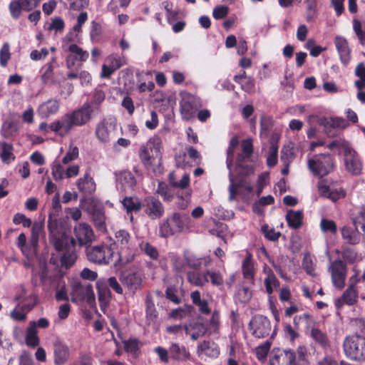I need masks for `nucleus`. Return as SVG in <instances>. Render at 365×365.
Returning a JSON list of instances; mask_svg holds the SVG:
<instances>
[{"mask_svg":"<svg viewBox=\"0 0 365 365\" xmlns=\"http://www.w3.org/2000/svg\"><path fill=\"white\" fill-rule=\"evenodd\" d=\"M197 354L198 356L205 354L210 357H217L220 354V350L215 343L210 341H204L197 345Z\"/></svg>","mask_w":365,"mask_h":365,"instance_id":"393cba45","label":"nucleus"},{"mask_svg":"<svg viewBox=\"0 0 365 365\" xmlns=\"http://www.w3.org/2000/svg\"><path fill=\"white\" fill-rule=\"evenodd\" d=\"M67 51L70 52V55L66 59V66L71 68L74 65V61H79L85 62L89 57V53L87 51L83 50L75 43L70 44Z\"/></svg>","mask_w":365,"mask_h":365,"instance_id":"f3484780","label":"nucleus"},{"mask_svg":"<svg viewBox=\"0 0 365 365\" xmlns=\"http://www.w3.org/2000/svg\"><path fill=\"white\" fill-rule=\"evenodd\" d=\"M317 188L319 193L322 197L330 199L333 202H335L345 196V192L342 188L331 189L324 180L319 181Z\"/></svg>","mask_w":365,"mask_h":365,"instance_id":"dca6fc26","label":"nucleus"},{"mask_svg":"<svg viewBox=\"0 0 365 365\" xmlns=\"http://www.w3.org/2000/svg\"><path fill=\"white\" fill-rule=\"evenodd\" d=\"M43 230V225L39 222H34L32 225L31 229V237L30 240V245L32 247L33 252H36V249L37 247L39 235Z\"/></svg>","mask_w":365,"mask_h":365,"instance_id":"a19ab883","label":"nucleus"},{"mask_svg":"<svg viewBox=\"0 0 365 365\" xmlns=\"http://www.w3.org/2000/svg\"><path fill=\"white\" fill-rule=\"evenodd\" d=\"M145 318L148 325L155 324L158 318V313L150 296H147L145 299Z\"/></svg>","mask_w":365,"mask_h":365,"instance_id":"cd10ccee","label":"nucleus"},{"mask_svg":"<svg viewBox=\"0 0 365 365\" xmlns=\"http://www.w3.org/2000/svg\"><path fill=\"white\" fill-rule=\"evenodd\" d=\"M56 64L55 58H53L50 62L45 65V71L41 75L42 81L46 83L53 76V71Z\"/></svg>","mask_w":365,"mask_h":365,"instance_id":"de8ad7c7","label":"nucleus"},{"mask_svg":"<svg viewBox=\"0 0 365 365\" xmlns=\"http://www.w3.org/2000/svg\"><path fill=\"white\" fill-rule=\"evenodd\" d=\"M207 331L206 326L202 323L195 322L190 325H185L186 334L190 335L192 340H197L199 337L204 336Z\"/></svg>","mask_w":365,"mask_h":365,"instance_id":"a878e982","label":"nucleus"},{"mask_svg":"<svg viewBox=\"0 0 365 365\" xmlns=\"http://www.w3.org/2000/svg\"><path fill=\"white\" fill-rule=\"evenodd\" d=\"M79 155L78 148L76 146L71 145L65 155V156L62 159V163L63 164H68L71 161L78 158Z\"/></svg>","mask_w":365,"mask_h":365,"instance_id":"864d4df0","label":"nucleus"},{"mask_svg":"<svg viewBox=\"0 0 365 365\" xmlns=\"http://www.w3.org/2000/svg\"><path fill=\"white\" fill-rule=\"evenodd\" d=\"M124 347L127 352L135 354L139 349L138 341L135 339H130L125 341H124Z\"/></svg>","mask_w":365,"mask_h":365,"instance_id":"0e129e2a","label":"nucleus"},{"mask_svg":"<svg viewBox=\"0 0 365 365\" xmlns=\"http://www.w3.org/2000/svg\"><path fill=\"white\" fill-rule=\"evenodd\" d=\"M54 364L63 365L69 358V349L60 339L56 338L53 342Z\"/></svg>","mask_w":365,"mask_h":365,"instance_id":"2eb2a0df","label":"nucleus"},{"mask_svg":"<svg viewBox=\"0 0 365 365\" xmlns=\"http://www.w3.org/2000/svg\"><path fill=\"white\" fill-rule=\"evenodd\" d=\"M113 250L107 245H97L87 249L90 261L98 264H108L113 256Z\"/></svg>","mask_w":365,"mask_h":365,"instance_id":"f8f14e48","label":"nucleus"},{"mask_svg":"<svg viewBox=\"0 0 365 365\" xmlns=\"http://www.w3.org/2000/svg\"><path fill=\"white\" fill-rule=\"evenodd\" d=\"M344 354L353 361H365V337L359 334L345 338L343 343Z\"/></svg>","mask_w":365,"mask_h":365,"instance_id":"423d86ee","label":"nucleus"},{"mask_svg":"<svg viewBox=\"0 0 365 365\" xmlns=\"http://www.w3.org/2000/svg\"><path fill=\"white\" fill-rule=\"evenodd\" d=\"M229 180H230V185L228 187L229 190V200L232 201L235 199L236 195L237 194L238 190L242 189L248 192H251L253 190V187L250 182L247 180H242L238 183L235 182L233 175L231 171V169L229 170Z\"/></svg>","mask_w":365,"mask_h":365,"instance_id":"6ab92c4d","label":"nucleus"},{"mask_svg":"<svg viewBox=\"0 0 365 365\" xmlns=\"http://www.w3.org/2000/svg\"><path fill=\"white\" fill-rule=\"evenodd\" d=\"M229 9L226 6H218L214 8L212 16L215 19H222L228 14Z\"/></svg>","mask_w":365,"mask_h":365,"instance_id":"338daca9","label":"nucleus"},{"mask_svg":"<svg viewBox=\"0 0 365 365\" xmlns=\"http://www.w3.org/2000/svg\"><path fill=\"white\" fill-rule=\"evenodd\" d=\"M302 212L300 210H289L286 215V220L289 227L298 228L301 226L302 222Z\"/></svg>","mask_w":365,"mask_h":365,"instance_id":"f704fd0d","label":"nucleus"},{"mask_svg":"<svg viewBox=\"0 0 365 365\" xmlns=\"http://www.w3.org/2000/svg\"><path fill=\"white\" fill-rule=\"evenodd\" d=\"M154 352L159 357L160 361L164 364H168L170 359L169 349H166L162 346H157L154 349Z\"/></svg>","mask_w":365,"mask_h":365,"instance_id":"13d9d810","label":"nucleus"},{"mask_svg":"<svg viewBox=\"0 0 365 365\" xmlns=\"http://www.w3.org/2000/svg\"><path fill=\"white\" fill-rule=\"evenodd\" d=\"M242 154L239 156L237 163L240 165V163L245 159L250 158L253 153L252 140L251 138L242 140Z\"/></svg>","mask_w":365,"mask_h":365,"instance_id":"c9c22d12","label":"nucleus"},{"mask_svg":"<svg viewBox=\"0 0 365 365\" xmlns=\"http://www.w3.org/2000/svg\"><path fill=\"white\" fill-rule=\"evenodd\" d=\"M76 256L74 253H66L61 258V268L68 269L75 262Z\"/></svg>","mask_w":365,"mask_h":365,"instance_id":"4d7b16f0","label":"nucleus"},{"mask_svg":"<svg viewBox=\"0 0 365 365\" xmlns=\"http://www.w3.org/2000/svg\"><path fill=\"white\" fill-rule=\"evenodd\" d=\"M284 356L287 360V365H298L297 361L296 352L291 349H286L283 350Z\"/></svg>","mask_w":365,"mask_h":365,"instance_id":"774afa93","label":"nucleus"},{"mask_svg":"<svg viewBox=\"0 0 365 365\" xmlns=\"http://www.w3.org/2000/svg\"><path fill=\"white\" fill-rule=\"evenodd\" d=\"M338 148L344 155V166L345 170L351 175H359L361 173L363 164L358 153L345 140L334 141L329 145L330 148Z\"/></svg>","mask_w":365,"mask_h":365,"instance_id":"20e7f679","label":"nucleus"},{"mask_svg":"<svg viewBox=\"0 0 365 365\" xmlns=\"http://www.w3.org/2000/svg\"><path fill=\"white\" fill-rule=\"evenodd\" d=\"M189 282L196 286H205L208 282L207 275H187Z\"/></svg>","mask_w":365,"mask_h":365,"instance_id":"bf43d9fd","label":"nucleus"},{"mask_svg":"<svg viewBox=\"0 0 365 365\" xmlns=\"http://www.w3.org/2000/svg\"><path fill=\"white\" fill-rule=\"evenodd\" d=\"M312 339L322 349H327L329 346V340L327 334L318 328H312L310 331Z\"/></svg>","mask_w":365,"mask_h":365,"instance_id":"c85d7f7f","label":"nucleus"},{"mask_svg":"<svg viewBox=\"0 0 365 365\" xmlns=\"http://www.w3.org/2000/svg\"><path fill=\"white\" fill-rule=\"evenodd\" d=\"M359 275H352L349 279L350 284L346 290L342 294L346 304L349 306L354 305L356 303L358 299V294L356 290L354 288L355 284L359 281L358 278Z\"/></svg>","mask_w":365,"mask_h":365,"instance_id":"5701e85b","label":"nucleus"},{"mask_svg":"<svg viewBox=\"0 0 365 365\" xmlns=\"http://www.w3.org/2000/svg\"><path fill=\"white\" fill-rule=\"evenodd\" d=\"M170 359L178 361H185L190 358V353L183 345L172 343L169 347Z\"/></svg>","mask_w":365,"mask_h":365,"instance_id":"4be33fe9","label":"nucleus"},{"mask_svg":"<svg viewBox=\"0 0 365 365\" xmlns=\"http://www.w3.org/2000/svg\"><path fill=\"white\" fill-rule=\"evenodd\" d=\"M11 58L10 46L8 43H4L0 51V65L6 67Z\"/></svg>","mask_w":365,"mask_h":365,"instance_id":"3c124183","label":"nucleus"},{"mask_svg":"<svg viewBox=\"0 0 365 365\" xmlns=\"http://www.w3.org/2000/svg\"><path fill=\"white\" fill-rule=\"evenodd\" d=\"M278 146L271 143L268 155L267 156V165L269 167L274 166L277 163Z\"/></svg>","mask_w":365,"mask_h":365,"instance_id":"a18cd8bd","label":"nucleus"},{"mask_svg":"<svg viewBox=\"0 0 365 365\" xmlns=\"http://www.w3.org/2000/svg\"><path fill=\"white\" fill-rule=\"evenodd\" d=\"M190 297L192 303L198 307L199 311L204 314H209L210 309L206 299H202L199 291H194L191 293Z\"/></svg>","mask_w":365,"mask_h":365,"instance_id":"2f4dec72","label":"nucleus"},{"mask_svg":"<svg viewBox=\"0 0 365 365\" xmlns=\"http://www.w3.org/2000/svg\"><path fill=\"white\" fill-rule=\"evenodd\" d=\"M93 220L96 229L101 232H106V217L102 209H96L93 210Z\"/></svg>","mask_w":365,"mask_h":365,"instance_id":"7c9ffc66","label":"nucleus"},{"mask_svg":"<svg viewBox=\"0 0 365 365\" xmlns=\"http://www.w3.org/2000/svg\"><path fill=\"white\" fill-rule=\"evenodd\" d=\"M96 109L97 107L93 104L86 103L80 108L66 113L58 120L51 123L50 130L59 136H66L75 126H82L88 123Z\"/></svg>","mask_w":365,"mask_h":365,"instance_id":"f03ea898","label":"nucleus"},{"mask_svg":"<svg viewBox=\"0 0 365 365\" xmlns=\"http://www.w3.org/2000/svg\"><path fill=\"white\" fill-rule=\"evenodd\" d=\"M116 120L109 118L99 122L96 127L95 134L101 143L106 144L114 138L116 130Z\"/></svg>","mask_w":365,"mask_h":365,"instance_id":"9d476101","label":"nucleus"},{"mask_svg":"<svg viewBox=\"0 0 365 365\" xmlns=\"http://www.w3.org/2000/svg\"><path fill=\"white\" fill-rule=\"evenodd\" d=\"M334 44L339 53L341 62L346 66L351 60V50L347 40L341 36L334 38Z\"/></svg>","mask_w":365,"mask_h":365,"instance_id":"a211bd4d","label":"nucleus"},{"mask_svg":"<svg viewBox=\"0 0 365 365\" xmlns=\"http://www.w3.org/2000/svg\"><path fill=\"white\" fill-rule=\"evenodd\" d=\"M59 109V101L51 98L39 106L38 108V114L41 118H48L51 115L56 114Z\"/></svg>","mask_w":365,"mask_h":365,"instance_id":"412c9836","label":"nucleus"},{"mask_svg":"<svg viewBox=\"0 0 365 365\" xmlns=\"http://www.w3.org/2000/svg\"><path fill=\"white\" fill-rule=\"evenodd\" d=\"M264 284L266 289V292L271 295L275 290L279 288L280 283L276 278L275 275H267L264 279Z\"/></svg>","mask_w":365,"mask_h":365,"instance_id":"79ce46f5","label":"nucleus"},{"mask_svg":"<svg viewBox=\"0 0 365 365\" xmlns=\"http://www.w3.org/2000/svg\"><path fill=\"white\" fill-rule=\"evenodd\" d=\"M237 140L236 139H232L230 142L229 147L227 150V159L226 164L228 170H230L233 160H234V151L235 148L237 145Z\"/></svg>","mask_w":365,"mask_h":365,"instance_id":"8fccbe9b","label":"nucleus"},{"mask_svg":"<svg viewBox=\"0 0 365 365\" xmlns=\"http://www.w3.org/2000/svg\"><path fill=\"white\" fill-rule=\"evenodd\" d=\"M16 131L17 128L12 122L6 121L2 125L1 133L4 138H11L16 134Z\"/></svg>","mask_w":365,"mask_h":365,"instance_id":"09e8293b","label":"nucleus"},{"mask_svg":"<svg viewBox=\"0 0 365 365\" xmlns=\"http://www.w3.org/2000/svg\"><path fill=\"white\" fill-rule=\"evenodd\" d=\"M121 283L130 290H136L140 285V275H120Z\"/></svg>","mask_w":365,"mask_h":365,"instance_id":"473e14b6","label":"nucleus"},{"mask_svg":"<svg viewBox=\"0 0 365 365\" xmlns=\"http://www.w3.org/2000/svg\"><path fill=\"white\" fill-rule=\"evenodd\" d=\"M162 140L158 135L150 138L145 144L140 146L139 158L143 165L155 173H161Z\"/></svg>","mask_w":365,"mask_h":365,"instance_id":"7ed1b4c3","label":"nucleus"},{"mask_svg":"<svg viewBox=\"0 0 365 365\" xmlns=\"http://www.w3.org/2000/svg\"><path fill=\"white\" fill-rule=\"evenodd\" d=\"M341 237L351 245H356L360 240V236L358 232L351 227L344 226L341 229Z\"/></svg>","mask_w":365,"mask_h":365,"instance_id":"72a5a7b5","label":"nucleus"},{"mask_svg":"<svg viewBox=\"0 0 365 365\" xmlns=\"http://www.w3.org/2000/svg\"><path fill=\"white\" fill-rule=\"evenodd\" d=\"M156 193H158L165 202H171L174 198V194L171 189L163 182H158Z\"/></svg>","mask_w":365,"mask_h":365,"instance_id":"4c0bfd02","label":"nucleus"},{"mask_svg":"<svg viewBox=\"0 0 365 365\" xmlns=\"http://www.w3.org/2000/svg\"><path fill=\"white\" fill-rule=\"evenodd\" d=\"M320 228L323 232L335 234L337 230L336 225L333 220L323 218L320 222Z\"/></svg>","mask_w":365,"mask_h":365,"instance_id":"603ef678","label":"nucleus"},{"mask_svg":"<svg viewBox=\"0 0 365 365\" xmlns=\"http://www.w3.org/2000/svg\"><path fill=\"white\" fill-rule=\"evenodd\" d=\"M249 327L252 335L259 339L268 336L271 330L269 320L262 315L253 317L249 323Z\"/></svg>","mask_w":365,"mask_h":365,"instance_id":"ddd939ff","label":"nucleus"},{"mask_svg":"<svg viewBox=\"0 0 365 365\" xmlns=\"http://www.w3.org/2000/svg\"><path fill=\"white\" fill-rule=\"evenodd\" d=\"M129 240L130 235L125 230H120L115 233V244L121 249L127 247Z\"/></svg>","mask_w":365,"mask_h":365,"instance_id":"37998d69","label":"nucleus"},{"mask_svg":"<svg viewBox=\"0 0 365 365\" xmlns=\"http://www.w3.org/2000/svg\"><path fill=\"white\" fill-rule=\"evenodd\" d=\"M0 158L4 163L10 164L15 160L14 147L4 141L0 142Z\"/></svg>","mask_w":365,"mask_h":365,"instance_id":"bb28decb","label":"nucleus"},{"mask_svg":"<svg viewBox=\"0 0 365 365\" xmlns=\"http://www.w3.org/2000/svg\"><path fill=\"white\" fill-rule=\"evenodd\" d=\"M106 63L103 64L101 78H108L120 67L127 64V58L124 55L112 53L106 58Z\"/></svg>","mask_w":365,"mask_h":365,"instance_id":"9b49d317","label":"nucleus"},{"mask_svg":"<svg viewBox=\"0 0 365 365\" xmlns=\"http://www.w3.org/2000/svg\"><path fill=\"white\" fill-rule=\"evenodd\" d=\"M118 185L123 190H133L136 185V179L134 175L128 170H123L116 175Z\"/></svg>","mask_w":365,"mask_h":365,"instance_id":"aec40b11","label":"nucleus"},{"mask_svg":"<svg viewBox=\"0 0 365 365\" xmlns=\"http://www.w3.org/2000/svg\"><path fill=\"white\" fill-rule=\"evenodd\" d=\"M192 227V220L188 215L180 212H173L160 227L162 236L181 233Z\"/></svg>","mask_w":365,"mask_h":365,"instance_id":"39448f33","label":"nucleus"},{"mask_svg":"<svg viewBox=\"0 0 365 365\" xmlns=\"http://www.w3.org/2000/svg\"><path fill=\"white\" fill-rule=\"evenodd\" d=\"M9 9L11 16L16 19L20 16L21 10H24L23 5L20 0L12 1L9 4Z\"/></svg>","mask_w":365,"mask_h":365,"instance_id":"6e6d98bb","label":"nucleus"},{"mask_svg":"<svg viewBox=\"0 0 365 365\" xmlns=\"http://www.w3.org/2000/svg\"><path fill=\"white\" fill-rule=\"evenodd\" d=\"M143 207L144 208L145 214L152 220L160 218L165 212L163 203L159 199L152 195L144 198Z\"/></svg>","mask_w":365,"mask_h":365,"instance_id":"4468645a","label":"nucleus"},{"mask_svg":"<svg viewBox=\"0 0 365 365\" xmlns=\"http://www.w3.org/2000/svg\"><path fill=\"white\" fill-rule=\"evenodd\" d=\"M191 190H187L185 192L184 195L182 193H178L177 198V207L180 210H185L190 202Z\"/></svg>","mask_w":365,"mask_h":365,"instance_id":"49530a36","label":"nucleus"},{"mask_svg":"<svg viewBox=\"0 0 365 365\" xmlns=\"http://www.w3.org/2000/svg\"><path fill=\"white\" fill-rule=\"evenodd\" d=\"M98 301L101 309H105L109 304L110 292L107 288H99L98 292Z\"/></svg>","mask_w":365,"mask_h":365,"instance_id":"c03bdc74","label":"nucleus"},{"mask_svg":"<svg viewBox=\"0 0 365 365\" xmlns=\"http://www.w3.org/2000/svg\"><path fill=\"white\" fill-rule=\"evenodd\" d=\"M25 339L28 346L34 348L39 344L37 329H35L34 325L28 327Z\"/></svg>","mask_w":365,"mask_h":365,"instance_id":"e433bc0d","label":"nucleus"},{"mask_svg":"<svg viewBox=\"0 0 365 365\" xmlns=\"http://www.w3.org/2000/svg\"><path fill=\"white\" fill-rule=\"evenodd\" d=\"M140 249L143 252H144L148 256H149L151 259H157L158 257V250L150 245L148 242H143L140 244Z\"/></svg>","mask_w":365,"mask_h":365,"instance_id":"5fc2aeb1","label":"nucleus"},{"mask_svg":"<svg viewBox=\"0 0 365 365\" xmlns=\"http://www.w3.org/2000/svg\"><path fill=\"white\" fill-rule=\"evenodd\" d=\"M252 255L247 252L245 260L242 262L243 274H252L254 272L253 262L252 260Z\"/></svg>","mask_w":365,"mask_h":365,"instance_id":"680f3d73","label":"nucleus"},{"mask_svg":"<svg viewBox=\"0 0 365 365\" xmlns=\"http://www.w3.org/2000/svg\"><path fill=\"white\" fill-rule=\"evenodd\" d=\"M329 269L331 274H344L345 264L341 260H336L331 264Z\"/></svg>","mask_w":365,"mask_h":365,"instance_id":"69168bd1","label":"nucleus"},{"mask_svg":"<svg viewBox=\"0 0 365 365\" xmlns=\"http://www.w3.org/2000/svg\"><path fill=\"white\" fill-rule=\"evenodd\" d=\"M121 202L128 214L138 212L143 207V202L137 197H125Z\"/></svg>","mask_w":365,"mask_h":365,"instance_id":"c756f323","label":"nucleus"},{"mask_svg":"<svg viewBox=\"0 0 365 365\" xmlns=\"http://www.w3.org/2000/svg\"><path fill=\"white\" fill-rule=\"evenodd\" d=\"M71 295L73 302L86 301L91 308L96 307L95 294L91 284L83 285L78 282H74L72 284Z\"/></svg>","mask_w":365,"mask_h":365,"instance_id":"1a4fd4ad","label":"nucleus"},{"mask_svg":"<svg viewBox=\"0 0 365 365\" xmlns=\"http://www.w3.org/2000/svg\"><path fill=\"white\" fill-rule=\"evenodd\" d=\"M76 185L79 191L84 195H90L96 190V183L88 173L76 181Z\"/></svg>","mask_w":365,"mask_h":365,"instance_id":"b1692460","label":"nucleus"},{"mask_svg":"<svg viewBox=\"0 0 365 365\" xmlns=\"http://www.w3.org/2000/svg\"><path fill=\"white\" fill-rule=\"evenodd\" d=\"M180 96V113L183 119L189 120L194 118L196 111L202 106L201 101L200 98L187 92L181 93Z\"/></svg>","mask_w":365,"mask_h":365,"instance_id":"6e6552de","label":"nucleus"},{"mask_svg":"<svg viewBox=\"0 0 365 365\" xmlns=\"http://www.w3.org/2000/svg\"><path fill=\"white\" fill-rule=\"evenodd\" d=\"M355 75L359 78V80L354 83L355 86L359 90L365 88V66L363 63H359L355 68Z\"/></svg>","mask_w":365,"mask_h":365,"instance_id":"ea45409f","label":"nucleus"},{"mask_svg":"<svg viewBox=\"0 0 365 365\" xmlns=\"http://www.w3.org/2000/svg\"><path fill=\"white\" fill-rule=\"evenodd\" d=\"M51 175L55 180H60L63 178L65 170L59 163H54L51 167Z\"/></svg>","mask_w":365,"mask_h":365,"instance_id":"052dcab7","label":"nucleus"},{"mask_svg":"<svg viewBox=\"0 0 365 365\" xmlns=\"http://www.w3.org/2000/svg\"><path fill=\"white\" fill-rule=\"evenodd\" d=\"M295 155L294 153V147L292 144L284 145L281 150L280 160L282 163L290 165L294 160Z\"/></svg>","mask_w":365,"mask_h":365,"instance_id":"58836bf2","label":"nucleus"},{"mask_svg":"<svg viewBox=\"0 0 365 365\" xmlns=\"http://www.w3.org/2000/svg\"><path fill=\"white\" fill-rule=\"evenodd\" d=\"M308 168L315 176L323 177L333 170L334 162L331 156L327 153L314 155L308 160Z\"/></svg>","mask_w":365,"mask_h":365,"instance_id":"0eeeda50","label":"nucleus"},{"mask_svg":"<svg viewBox=\"0 0 365 365\" xmlns=\"http://www.w3.org/2000/svg\"><path fill=\"white\" fill-rule=\"evenodd\" d=\"M49 237L55 248L63 250L68 245L70 237L66 233V227L61 220L53 219L51 216L48 221ZM75 239L71 238V242L76 244V240L79 245L91 243L95 237L92 227L86 222L76 224L73 227Z\"/></svg>","mask_w":365,"mask_h":365,"instance_id":"f257e3e1","label":"nucleus"},{"mask_svg":"<svg viewBox=\"0 0 365 365\" xmlns=\"http://www.w3.org/2000/svg\"><path fill=\"white\" fill-rule=\"evenodd\" d=\"M37 303V297L34 294H31L22 302L21 309H24L26 312H29Z\"/></svg>","mask_w":365,"mask_h":365,"instance_id":"e2e57ef3","label":"nucleus"}]
</instances>
